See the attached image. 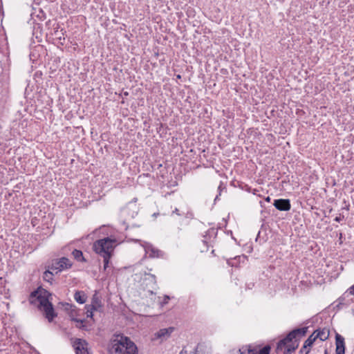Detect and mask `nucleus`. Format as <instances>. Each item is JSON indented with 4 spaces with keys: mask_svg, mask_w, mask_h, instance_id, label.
Returning a JSON list of instances; mask_svg holds the SVG:
<instances>
[{
    "mask_svg": "<svg viewBox=\"0 0 354 354\" xmlns=\"http://www.w3.org/2000/svg\"><path fill=\"white\" fill-rule=\"evenodd\" d=\"M50 294L44 289H39L31 293L30 297V302L35 304L39 308L42 310L48 322L53 321V318L57 316L54 311L53 306L49 301Z\"/></svg>",
    "mask_w": 354,
    "mask_h": 354,
    "instance_id": "nucleus-1",
    "label": "nucleus"
},
{
    "mask_svg": "<svg viewBox=\"0 0 354 354\" xmlns=\"http://www.w3.org/2000/svg\"><path fill=\"white\" fill-rule=\"evenodd\" d=\"M307 327L297 328L290 332L283 339L280 340L277 346V350L283 351V354H290L295 351L298 346L297 337H301L306 335Z\"/></svg>",
    "mask_w": 354,
    "mask_h": 354,
    "instance_id": "nucleus-2",
    "label": "nucleus"
},
{
    "mask_svg": "<svg viewBox=\"0 0 354 354\" xmlns=\"http://www.w3.org/2000/svg\"><path fill=\"white\" fill-rule=\"evenodd\" d=\"M110 354H136L137 347L128 337L118 336L112 341Z\"/></svg>",
    "mask_w": 354,
    "mask_h": 354,
    "instance_id": "nucleus-3",
    "label": "nucleus"
},
{
    "mask_svg": "<svg viewBox=\"0 0 354 354\" xmlns=\"http://www.w3.org/2000/svg\"><path fill=\"white\" fill-rule=\"evenodd\" d=\"M116 245V240L106 237L99 239L93 243L94 251L101 257H111Z\"/></svg>",
    "mask_w": 354,
    "mask_h": 354,
    "instance_id": "nucleus-4",
    "label": "nucleus"
},
{
    "mask_svg": "<svg viewBox=\"0 0 354 354\" xmlns=\"http://www.w3.org/2000/svg\"><path fill=\"white\" fill-rule=\"evenodd\" d=\"M141 286L143 290L146 291L149 295L154 293V290H156V279L155 275L145 273L142 278Z\"/></svg>",
    "mask_w": 354,
    "mask_h": 354,
    "instance_id": "nucleus-5",
    "label": "nucleus"
},
{
    "mask_svg": "<svg viewBox=\"0 0 354 354\" xmlns=\"http://www.w3.org/2000/svg\"><path fill=\"white\" fill-rule=\"evenodd\" d=\"M72 266L71 261L66 258L62 257L59 259L57 262L53 264L50 269L53 270H55V273L57 274L59 272L64 270L70 268Z\"/></svg>",
    "mask_w": 354,
    "mask_h": 354,
    "instance_id": "nucleus-6",
    "label": "nucleus"
},
{
    "mask_svg": "<svg viewBox=\"0 0 354 354\" xmlns=\"http://www.w3.org/2000/svg\"><path fill=\"white\" fill-rule=\"evenodd\" d=\"M76 354H90L87 348V343L81 339H76L73 343Z\"/></svg>",
    "mask_w": 354,
    "mask_h": 354,
    "instance_id": "nucleus-7",
    "label": "nucleus"
},
{
    "mask_svg": "<svg viewBox=\"0 0 354 354\" xmlns=\"http://www.w3.org/2000/svg\"><path fill=\"white\" fill-rule=\"evenodd\" d=\"M274 206L280 211H288L290 209L291 205L288 199H277L274 200Z\"/></svg>",
    "mask_w": 354,
    "mask_h": 354,
    "instance_id": "nucleus-8",
    "label": "nucleus"
},
{
    "mask_svg": "<svg viewBox=\"0 0 354 354\" xmlns=\"http://www.w3.org/2000/svg\"><path fill=\"white\" fill-rule=\"evenodd\" d=\"M174 328L173 327H169L167 328H162L159 330L156 334V337L157 338H160L162 339H166L170 337L171 334L174 331Z\"/></svg>",
    "mask_w": 354,
    "mask_h": 354,
    "instance_id": "nucleus-9",
    "label": "nucleus"
},
{
    "mask_svg": "<svg viewBox=\"0 0 354 354\" xmlns=\"http://www.w3.org/2000/svg\"><path fill=\"white\" fill-rule=\"evenodd\" d=\"M336 354H344V338L340 335H336Z\"/></svg>",
    "mask_w": 354,
    "mask_h": 354,
    "instance_id": "nucleus-10",
    "label": "nucleus"
},
{
    "mask_svg": "<svg viewBox=\"0 0 354 354\" xmlns=\"http://www.w3.org/2000/svg\"><path fill=\"white\" fill-rule=\"evenodd\" d=\"M313 333L315 334V337L321 341H325L329 337V330L326 328L316 330Z\"/></svg>",
    "mask_w": 354,
    "mask_h": 354,
    "instance_id": "nucleus-11",
    "label": "nucleus"
},
{
    "mask_svg": "<svg viewBox=\"0 0 354 354\" xmlns=\"http://www.w3.org/2000/svg\"><path fill=\"white\" fill-rule=\"evenodd\" d=\"M145 251L150 257H159L162 255V251L153 248L151 245H148L145 248Z\"/></svg>",
    "mask_w": 354,
    "mask_h": 354,
    "instance_id": "nucleus-12",
    "label": "nucleus"
},
{
    "mask_svg": "<svg viewBox=\"0 0 354 354\" xmlns=\"http://www.w3.org/2000/svg\"><path fill=\"white\" fill-rule=\"evenodd\" d=\"M75 300L80 304H84L86 301V296L82 291H77L74 295Z\"/></svg>",
    "mask_w": 354,
    "mask_h": 354,
    "instance_id": "nucleus-13",
    "label": "nucleus"
},
{
    "mask_svg": "<svg viewBox=\"0 0 354 354\" xmlns=\"http://www.w3.org/2000/svg\"><path fill=\"white\" fill-rule=\"evenodd\" d=\"M239 353V354H256L257 351L255 348H252L250 346H245L240 348Z\"/></svg>",
    "mask_w": 354,
    "mask_h": 354,
    "instance_id": "nucleus-14",
    "label": "nucleus"
},
{
    "mask_svg": "<svg viewBox=\"0 0 354 354\" xmlns=\"http://www.w3.org/2000/svg\"><path fill=\"white\" fill-rule=\"evenodd\" d=\"M54 272H55V270H53L51 269H50V270H46L44 273V276H43L44 279L48 282L51 283L53 281V277Z\"/></svg>",
    "mask_w": 354,
    "mask_h": 354,
    "instance_id": "nucleus-15",
    "label": "nucleus"
},
{
    "mask_svg": "<svg viewBox=\"0 0 354 354\" xmlns=\"http://www.w3.org/2000/svg\"><path fill=\"white\" fill-rule=\"evenodd\" d=\"M317 339L315 337V334L313 333L311 335L308 337V338L305 341L304 345V348H308L310 347L314 342Z\"/></svg>",
    "mask_w": 354,
    "mask_h": 354,
    "instance_id": "nucleus-16",
    "label": "nucleus"
},
{
    "mask_svg": "<svg viewBox=\"0 0 354 354\" xmlns=\"http://www.w3.org/2000/svg\"><path fill=\"white\" fill-rule=\"evenodd\" d=\"M73 257L79 261H83L84 257L82 251L78 250H74L72 252Z\"/></svg>",
    "mask_w": 354,
    "mask_h": 354,
    "instance_id": "nucleus-17",
    "label": "nucleus"
},
{
    "mask_svg": "<svg viewBox=\"0 0 354 354\" xmlns=\"http://www.w3.org/2000/svg\"><path fill=\"white\" fill-rule=\"evenodd\" d=\"M270 351V347L269 346H265L262 349L260 350L259 354H269Z\"/></svg>",
    "mask_w": 354,
    "mask_h": 354,
    "instance_id": "nucleus-18",
    "label": "nucleus"
},
{
    "mask_svg": "<svg viewBox=\"0 0 354 354\" xmlns=\"http://www.w3.org/2000/svg\"><path fill=\"white\" fill-rule=\"evenodd\" d=\"M102 257L104 259V270H105L109 266V259L111 257H107V258H106V257Z\"/></svg>",
    "mask_w": 354,
    "mask_h": 354,
    "instance_id": "nucleus-19",
    "label": "nucleus"
},
{
    "mask_svg": "<svg viewBox=\"0 0 354 354\" xmlns=\"http://www.w3.org/2000/svg\"><path fill=\"white\" fill-rule=\"evenodd\" d=\"M64 306L65 307V309L66 310H71L72 312L74 310V308H75L74 306H73L70 304H68V303L64 304Z\"/></svg>",
    "mask_w": 354,
    "mask_h": 354,
    "instance_id": "nucleus-20",
    "label": "nucleus"
},
{
    "mask_svg": "<svg viewBox=\"0 0 354 354\" xmlns=\"http://www.w3.org/2000/svg\"><path fill=\"white\" fill-rule=\"evenodd\" d=\"M310 352V349L308 348H304V345L299 351V354H308Z\"/></svg>",
    "mask_w": 354,
    "mask_h": 354,
    "instance_id": "nucleus-21",
    "label": "nucleus"
},
{
    "mask_svg": "<svg viewBox=\"0 0 354 354\" xmlns=\"http://www.w3.org/2000/svg\"><path fill=\"white\" fill-rule=\"evenodd\" d=\"M349 293L352 295H354V286H353L352 287H351L349 288Z\"/></svg>",
    "mask_w": 354,
    "mask_h": 354,
    "instance_id": "nucleus-22",
    "label": "nucleus"
},
{
    "mask_svg": "<svg viewBox=\"0 0 354 354\" xmlns=\"http://www.w3.org/2000/svg\"><path fill=\"white\" fill-rule=\"evenodd\" d=\"M173 214H176L177 215H180L179 214V210L176 208L174 211H173Z\"/></svg>",
    "mask_w": 354,
    "mask_h": 354,
    "instance_id": "nucleus-23",
    "label": "nucleus"
},
{
    "mask_svg": "<svg viewBox=\"0 0 354 354\" xmlns=\"http://www.w3.org/2000/svg\"><path fill=\"white\" fill-rule=\"evenodd\" d=\"M91 317L92 316V312H89V310L87 311V317Z\"/></svg>",
    "mask_w": 354,
    "mask_h": 354,
    "instance_id": "nucleus-24",
    "label": "nucleus"
},
{
    "mask_svg": "<svg viewBox=\"0 0 354 354\" xmlns=\"http://www.w3.org/2000/svg\"><path fill=\"white\" fill-rule=\"evenodd\" d=\"M335 220L336 221H340V218H339V217H336Z\"/></svg>",
    "mask_w": 354,
    "mask_h": 354,
    "instance_id": "nucleus-25",
    "label": "nucleus"
},
{
    "mask_svg": "<svg viewBox=\"0 0 354 354\" xmlns=\"http://www.w3.org/2000/svg\"><path fill=\"white\" fill-rule=\"evenodd\" d=\"M270 197H269V196H268V197H267L266 201H270Z\"/></svg>",
    "mask_w": 354,
    "mask_h": 354,
    "instance_id": "nucleus-26",
    "label": "nucleus"
},
{
    "mask_svg": "<svg viewBox=\"0 0 354 354\" xmlns=\"http://www.w3.org/2000/svg\"><path fill=\"white\" fill-rule=\"evenodd\" d=\"M180 354H186V353L180 352Z\"/></svg>",
    "mask_w": 354,
    "mask_h": 354,
    "instance_id": "nucleus-27",
    "label": "nucleus"
},
{
    "mask_svg": "<svg viewBox=\"0 0 354 354\" xmlns=\"http://www.w3.org/2000/svg\"><path fill=\"white\" fill-rule=\"evenodd\" d=\"M324 354H327V351L326 350L325 351Z\"/></svg>",
    "mask_w": 354,
    "mask_h": 354,
    "instance_id": "nucleus-28",
    "label": "nucleus"
},
{
    "mask_svg": "<svg viewBox=\"0 0 354 354\" xmlns=\"http://www.w3.org/2000/svg\"><path fill=\"white\" fill-rule=\"evenodd\" d=\"M353 286H354V284H353Z\"/></svg>",
    "mask_w": 354,
    "mask_h": 354,
    "instance_id": "nucleus-29",
    "label": "nucleus"
}]
</instances>
